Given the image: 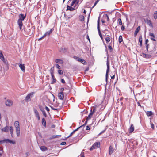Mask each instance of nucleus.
<instances>
[{
  "instance_id": "nucleus-1",
  "label": "nucleus",
  "mask_w": 157,
  "mask_h": 157,
  "mask_svg": "<svg viewBox=\"0 0 157 157\" xmlns=\"http://www.w3.org/2000/svg\"><path fill=\"white\" fill-rule=\"evenodd\" d=\"M26 15L21 14L19 16V19L17 21V23L19 25L20 30L21 29L22 26L23 25L22 21H23L25 18Z\"/></svg>"
},
{
  "instance_id": "nucleus-2",
  "label": "nucleus",
  "mask_w": 157,
  "mask_h": 157,
  "mask_svg": "<svg viewBox=\"0 0 157 157\" xmlns=\"http://www.w3.org/2000/svg\"><path fill=\"white\" fill-rule=\"evenodd\" d=\"M99 109L98 106L97 105L95 106L93 108V109H92L90 111V112L88 115V117L86 118H87V120H90L93 114L98 109Z\"/></svg>"
},
{
  "instance_id": "nucleus-3",
  "label": "nucleus",
  "mask_w": 157,
  "mask_h": 157,
  "mask_svg": "<svg viewBox=\"0 0 157 157\" xmlns=\"http://www.w3.org/2000/svg\"><path fill=\"white\" fill-rule=\"evenodd\" d=\"M33 93L32 92L28 94L26 97L25 99V101L28 102L30 101L31 100V98L33 97Z\"/></svg>"
},
{
  "instance_id": "nucleus-4",
  "label": "nucleus",
  "mask_w": 157,
  "mask_h": 157,
  "mask_svg": "<svg viewBox=\"0 0 157 157\" xmlns=\"http://www.w3.org/2000/svg\"><path fill=\"white\" fill-rule=\"evenodd\" d=\"M106 64H107V70H106V75H105V77H106L105 80H106V83H107V81H108V73H109V66L108 58V57L107 58Z\"/></svg>"
},
{
  "instance_id": "nucleus-5",
  "label": "nucleus",
  "mask_w": 157,
  "mask_h": 157,
  "mask_svg": "<svg viewBox=\"0 0 157 157\" xmlns=\"http://www.w3.org/2000/svg\"><path fill=\"white\" fill-rule=\"evenodd\" d=\"M75 57L77 61L81 62L84 65L86 64V62L84 59L80 58L78 57L75 56ZM74 57L75 58V56Z\"/></svg>"
},
{
  "instance_id": "nucleus-6",
  "label": "nucleus",
  "mask_w": 157,
  "mask_h": 157,
  "mask_svg": "<svg viewBox=\"0 0 157 157\" xmlns=\"http://www.w3.org/2000/svg\"><path fill=\"white\" fill-rule=\"evenodd\" d=\"M13 101H12L8 99L6 101V105L7 106H11L13 105Z\"/></svg>"
},
{
  "instance_id": "nucleus-7",
  "label": "nucleus",
  "mask_w": 157,
  "mask_h": 157,
  "mask_svg": "<svg viewBox=\"0 0 157 157\" xmlns=\"http://www.w3.org/2000/svg\"><path fill=\"white\" fill-rule=\"evenodd\" d=\"M58 97L59 99L60 100H63L64 98V95L63 92H61L58 93Z\"/></svg>"
},
{
  "instance_id": "nucleus-8",
  "label": "nucleus",
  "mask_w": 157,
  "mask_h": 157,
  "mask_svg": "<svg viewBox=\"0 0 157 157\" xmlns=\"http://www.w3.org/2000/svg\"><path fill=\"white\" fill-rule=\"evenodd\" d=\"M4 140L5 143H12L13 144H15V141H13L11 140H9V139H4Z\"/></svg>"
},
{
  "instance_id": "nucleus-9",
  "label": "nucleus",
  "mask_w": 157,
  "mask_h": 157,
  "mask_svg": "<svg viewBox=\"0 0 157 157\" xmlns=\"http://www.w3.org/2000/svg\"><path fill=\"white\" fill-rule=\"evenodd\" d=\"M19 66L20 68L21 69L22 71L23 72H24L25 71V64H20Z\"/></svg>"
},
{
  "instance_id": "nucleus-10",
  "label": "nucleus",
  "mask_w": 157,
  "mask_h": 157,
  "mask_svg": "<svg viewBox=\"0 0 157 157\" xmlns=\"http://www.w3.org/2000/svg\"><path fill=\"white\" fill-rule=\"evenodd\" d=\"M17 135V136H19L20 135V127H15Z\"/></svg>"
},
{
  "instance_id": "nucleus-11",
  "label": "nucleus",
  "mask_w": 157,
  "mask_h": 157,
  "mask_svg": "<svg viewBox=\"0 0 157 157\" xmlns=\"http://www.w3.org/2000/svg\"><path fill=\"white\" fill-rule=\"evenodd\" d=\"M145 22L149 26L153 27V25L150 20L147 19Z\"/></svg>"
},
{
  "instance_id": "nucleus-12",
  "label": "nucleus",
  "mask_w": 157,
  "mask_h": 157,
  "mask_svg": "<svg viewBox=\"0 0 157 157\" xmlns=\"http://www.w3.org/2000/svg\"><path fill=\"white\" fill-rule=\"evenodd\" d=\"M114 151V149L113 147L111 146H110L109 148V154L110 155L112 154Z\"/></svg>"
},
{
  "instance_id": "nucleus-13",
  "label": "nucleus",
  "mask_w": 157,
  "mask_h": 157,
  "mask_svg": "<svg viewBox=\"0 0 157 157\" xmlns=\"http://www.w3.org/2000/svg\"><path fill=\"white\" fill-rule=\"evenodd\" d=\"M55 61L56 63L59 64H63V60L59 59H56Z\"/></svg>"
},
{
  "instance_id": "nucleus-14",
  "label": "nucleus",
  "mask_w": 157,
  "mask_h": 157,
  "mask_svg": "<svg viewBox=\"0 0 157 157\" xmlns=\"http://www.w3.org/2000/svg\"><path fill=\"white\" fill-rule=\"evenodd\" d=\"M134 130V127L133 124H132L129 129V133H132Z\"/></svg>"
},
{
  "instance_id": "nucleus-15",
  "label": "nucleus",
  "mask_w": 157,
  "mask_h": 157,
  "mask_svg": "<svg viewBox=\"0 0 157 157\" xmlns=\"http://www.w3.org/2000/svg\"><path fill=\"white\" fill-rule=\"evenodd\" d=\"M142 56L144 58H149L151 57V56L149 54H147L144 53H142Z\"/></svg>"
},
{
  "instance_id": "nucleus-16",
  "label": "nucleus",
  "mask_w": 157,
  "mask_h": 157,
  "mask_svg": "<svg viewBox=\"0 0 157 157\" xmlns=\"http://www.w3.org/2000/svg\"><path fill=\"white\" fill-rule=\"evenodd\" d=\"M42 124L43 126H44L45 127H46V121L45 120L44 118H43L42 119Z\"/></svg>"
},
{
  "instance_id": "nucleus-17",
  "label": "nucleus",
  "mask_w": 157,
  "mask_h": 157,
  "mask_svg": "<svg viewBox=\"0 0 157 157\" xmlns=\"http://www.w3.org/2000/svg\"><path fill=\"white\" fill-rule=\"evenodd\" d=\"M8 129L9 127L7 126L2 128L1 130L2 132H7L8 131Z\"/></svg>"
},
{
  "instance_id": "nucleus-18",
  "label": "nucleus",
  "mask_w": 157,
  "mask_h": 157,
  "mask_svg": "<svg viewBox=\"0 0 157 157\" xmlns=\"http://www.w3.org/2000/svg\"><path fill=\"white\" fill-rule=\"evenodd\" d=\"M72 6H71H71L67 5V10H69L71 11H73L75 9L74 8L72 7Z\"/></svg>"
},
{
  "instance_id": "nucleus-19",
  "label": "nucleus",
  "mask_w": 157,
  "mask_h": 157,
  "mask_svg": "<svg viewBox=\"0 0 157 157\" xmlns=\"http://www.w3.org/2000/svg\"><path fill=\"white\" fill-rule=\"evenodd\" d=\"M40 149L42 151H45L46 150H47V147L44 146H42L40 147Z\"/></svg>"
},
{
  "instance_id": "nucleus-20",
  "label": "nucleus",
  "mask_w": 157,
  "mask_h": 157,
  "mask_svg": "<svg viewBox=\"0 0 157 157\" xmlns=\"http://www.w3.org/2000/svg\"><path fill=\"white\" fill-rule=\"evenodd\" d=\"M94 144L96 148L99 147L100 146V143L99 142H96Z\"/></svg>"
},
{
  "instance_id": "nucleus-21",
  "label": "nucleus",
  "mask_w": 157,
  "mask_h": 157,
  "mask_svg": "<svg viewBox=\"0 0 157 157\" xmlns=\"http://www.w3.org/2000/svg\"><path fill=\"white\" fill-rule=\"evenodd\" d=\"M34 111L36 117H39V115L37 110L36 109H34Z\"/></svg>"
},
{
  "instance_id": "nucleus-22",
  "label": "nucleus",
  "mask_w": 157,
  "mask_h": 157,
  "mask_svg": "<svg viewBox=\"0 0 157 157\" xmlns=\"http://www.w3.org/2000/svg\"><path fill=\"white\" fill-rule=\"evenodd\" d=\"M41 111L42 112V113L43 115L45 117H47V114L45 112V111L43 109H40Z\"/></svg>"
},
{
  "instance_id": "nucleus-23",
  "label": "nucleus",
  "mask_w": 157,
  "mask_h": 157,
  "mask_svg": "<svg viewBox=\"0 0 157 157\" xmlns=\"http://www.w3.org/2000/svg\"><path fill=\"white\" fill-rule=\"evenodd\" d=\"M152 112L151 111H147L146 113V115L148 116H151L152 115Z\"/></svg>"
},
{
  "instance_id": "nucleus-24",
  "label": "nucleus",
  "mask_w": 157,
  "mask_h": 157,
  "mask_svg": "<svg viewBox=\"0 0 157 157\" xmlns=\"http://www.w3.org/2000/svg\"><path fill=\"white\" fill-rule=\"evenodd\" d=\"M14 125L15 127H17L19 126V123L18 121H16L14 123Z\"/></svg>"
},
{
  "instance_id": "nucleus-25",
  "label": "nucleus",
  "mask_w": 157,
  "mask_h": 157,
  "mask_svg": "<svg viewBox=\"0 0 157 157\" xmlns=\"http://www.w3.org/2000/svg\"><path fill=\"white\" fill-rule=\"evenodd\" d=\"M10 131L11 135H12L13 132V129L12 126H10Z\"/></svg>"
},
{
  "instance_id": "nucleus-26",
  "label": "nucleus",
  "mask_w": 157,
  "mask_h": 157,
  "mask_svg": "<svg viewBox=\"0 0 157 157\" xmlns=\"http://www.w3.org/2000/svg\"><path fill=\"white\" fill-rule=\"evenodd\" d=\"M52 77V78L53 80L52 82V84H54L56 82V79L54 78V75H52L51 76Z\"/></svg>"
},
{
  "instance_id": "nucleus-27",
  "label": "nucleus",
  "mask_w": 157,
  "mask_h": 157,
  "mask_svg": "<svg viewBox=\"0 0 157 157\" xmlns=\"http://www.w3.org/2000/svg\"><path fill=\"white\" fill-rule=\"evenodd\" d=\"M4 56L2 52L1 51H0V59H4Z\"/></svg>"
},
{
  "instance_id": "nucleus-28",
  "label": "nucleus",
  "mask_w": 157,
  "mask_h": 157,
  "mask_svg": "<svg viewBox=\"0 0 157 157\" xmlns=\"http://www.w3.org/2000/svg\"><path fill=\"white\" fill-rule=\"evenodd\" d=\"M153 16L155 19H156L157 18V11L155 12Z\"/></svg>"
},
{
  "instance_id": "nucleus-29",
  "label": "nucleus",
  "mask_w": 157,
  "mask_h": 157,
  "mask_svg": "<svg viewBox=\"0 0 157 157\" xmlns=\"http://www.w3.org/2000/svg\"><path fill=\"white\" fill-rule=\"evenodd\" d=\"M123 41L122 37L121 35H120L119 38V43H121Z\"/></svg>"
},
{
  "instance_id": "nucleus-30",
  "label": "nucleus",
  "mask_w": 157,
  "mask_h": 157,
  "mask_svg": "<svg viewBox=\"0 0 157 157\" xmlns=\"http://www.w3.org/2000/svg\"><path fill=\"white\" fill-rule=\"evenodd\" d=\"M150 124H151V128H152V129L154 130V125L153 123L151 121H150Z\"/></svg>"
},
{
  "instance_id": "nucleus-31",
  "label": "nucleus",
  "mask_w": 157,
  "mask_h": 157,
  "mask_svg": "<svg viewBox=\"0 0 157 157\" xmlns=\"http://www.w3.org/2000/svg\"><path fill=\"white\" fill-rule=\"evenodd\" d=\"M118 23L120 25H122L123 23H122L121 20L120 18L118 19Z\"/></svg>"
},
{
  "instance_id": "nucleus-32",
  "label": "nucleus",
  "mask_w": 157,
  "mask_h": 157,
  "mask_svg": "<svg viewBox=\"0 0 157 157\" xmlns=\"http://www.w3.org/2000/svg\"><path fill=\"white\" fill-rule=\"evenodd\" d=\"M96 147L94 145V144H93L92 146H91V147L90 148V151H92V150H93V149H95V148H96Z\"/></svg>"
},
{
  "instance_id": "nucleus-33",
  "label": "nucleus",
  "mask_w": 157,
  "mask_h": 157,
  "mask_svg": "<svg viewBox=\"0 0 157 157\" xmlns=\"http://www.w3.org/2000/svg\"><path fill=\"white\" fill-rule=\"evenodd\" d=\"M106 43H108L110 40V39L109 37H107L105 38Z\"/></svg>"
},
{
  "instance_id": "nucleus-34",
  "label": "nucleus",
  "mask_w": 157,
  "mask_h": 157,
  "mask_svg": "<svg viewBox=\"0 0 157 157\" xmlns=\"http://www.w3.org/2000/svg\"><path fill=\"white\" fill-rule=\"evenodd\" d=\"M53 30V29H52L49 31L47 32H48V35L49 36L50 34L52 32Z\"/></svg>"
},
{
  "instance_id": "nucleus-35",
  "label": "nucleus",
  "mask_w": 157,
  "mask_h": 157,
  "mask_svg": "<svg viewBox=\"0 0 157 157\" xmlns=\"http://www.w3.org/2000/svg\"><path fill=\"white\" fill-rule=\"evenodd\" d=\"M5 64L6 65H8V63L7 61V60H5L4 59H4H2Z\"/></svg>"
},
{
  "instance_id": "nucleus-36",
  "label": "nucleus",
  "mask_w": 157,
  "mask_h": 157,
  "mask_svg": "<svg viewBox=\"0 0 157 157\" xmlns=\"http://www.w3.org/2000/svg\"><path fill=\"white\" fill-rule=\"evenodd\" d=\"M58 73L59 74L62 75L63 74V71L61 70H58Z\"/></svg>"
},
{
  "instance_id": "nucleus-37",
  "label": "nucleus",
  "mask_w": 157,
  "mask_h": 157,
  "mask_svg": "<svg viewBox=\"0 0 157 157\" xmlns=\"http://www.w3.org/2000/svg\"><path fill=\"white\" fill-rule=\"evenodd\" d=\"M139 42H142V38L141 36H139Z\"/></svg>"
},
{
  "instance_id": "nucleus-38",
  "label": "nucleus",
  "mask_w": 157,
  "mask_h": 157,
  "mask_svg": "<svg viewBox=\"0 0 157 157\" xmlns=\"http://www.w3.org/2000/svg\"><path fill=\"white\" fill-rule=\"evenodd\" d=\"M100 1V0H97L95 2L94 5L92 7V8H93L98 3L99 1Z\"/></svg>"
},
{
  "instance_id": "nucleus-39",
  "label": "nucleus",
  "mask_w": 157,
  "mask_h": 157,
  "mask_svg": "<svg viewBox=\"0 0 157 157\" xmlns=\"http://www.w3.org/2000/svg\"><path fill=\"white\" fill-rule=\"evenodd\" d=\"M140 26H139L136 29L135 31V32L138 33L139 31L140 30Z\"/></svg>"
},
{
  "instance_id": "nucleus-40",
  "label": "nucleus",
  "mask_w": 157,
  "mask_h": 157,
  "mask_svg": "<svg viewBox=\"0 0 157 157\" xmlns=\"http://www.w3.org/2000/svg\"><path fill=\"white\" fill-rule=\"evenodd\" d=\"M149 35L153 38H155V36L153 33H149Z\"/></svg>"
},
{
  "instance_id": "nucleus-41",
  "label": "nucleus",
  "mask_w": 157,
  "mask_h": 157,
  "mask_svg": "<svg viewBox=\"0 0 157 157\" xmlns=\"http://www.w3.org/2000/svg\"><path fill=\"white\" fill-rule=\"evenodd\" d=\"M76 0H74L72 1L71 2V6H72L75 3Z\"/></svg>"
},
{
  "instance_id": "nucleus-42",
  "label": "nucleus",
  "mask_w": 157,
  "mask_h": 157,
  "mask_svg": "<svg viewBox=\"0 0 157 157\" xmlns=\"http://www.w3.org/2000/svg\"><path fill=\"white\" fill-rule=\"evenodd\" d=\"M75 132H74V131H73L72 132H71L70 135L67 137V138H69V137L71 136Z\"/></svg>"
},
{
  "instance_id": "nucleus-43",
  "label": "nucleus",
  "mask_w": 157,
  "mask_h": 157,
  "mask_svg": "<svg viewBox=\"0 0 157 157\" xmlns=\"http://www.w3.org/2000/svg\"><path fill=\"white\" fill-rule=\"evenodd\" d=\"M121 30H122V31H124V29H125V27L124 26V25H122V26H121Z\"/></svg>"
},
{
  "instance_id": "nucleus-44",
  "label": "nucleus",
  "mask_w": 157,
  "mask_h": 157,
  "mask_svg": "<svg viewBox=\"0 0 157 157\" xmlns=\"http://www.w3.org/2000/svg\"><path fill=\"white\" fill-rule=\"evenodd\" d=\"M5 143V140L4 139L2 140H0V144H3Z\"/></svg>"
},
{
  "instance_id": "nucleus-45",
  "label": "nucleus",
  "mask_w": 157,
  "mask_h": 157,
  "mask_svg": "<svg viewBox=\"0 0 157 157\" xmlns=\"http://www.w3.org/2000/svg\"><path fill=\"white\" fill-rule=\"evenodd\" d=\"M56 67L58 69H60V66L58 64H56Z\"/></svg>"
},
{
  "instance_id": "nucleus-46",
  "label": "nucleus",
  "mask_w": 157,
  "mask_h": 157,
  "mask_svg": "<svg viewBox=\"0 0 157 157\" xmlns=\"http://www.w3.org/2000/svg\"><path fill=\"white\" fill-rule=\"evenodd\" d=\"M97 29H98V32H99V31H100V28H99V24L98 22V24Z\"/></svg>"
},
{
  "instance_id": "nucleus-47",
  "label": "nucleus",
  "mask_w": 157,
  "mask_h": 157,
  "mask_svg": "<svg viewBox=\"0 0 157 157\" xmlns=\"http://www.w3.org/2000/svg\"><path fill=\"white\" fill-rule=\"evenodd\" d=\"M61 81L62 83L64 84L65 82L63 79H61Z\"/></svg>"
},
{
  "instance_id": "nucleus-48",
  "label": "nucleus",
  "mask_w": 157,
  "mask_h": 157,
  "mask_svg": "<svg viewBox=\"0 0 157 157\" xmlns=\"http://www.w3.org/2000/svg\"><path fill=\"white\" fill-rule=\"evenodd\" d=\"M66 144V142H63L62 143H60V145H64L65 144Z\"/></svg>"
},
{
  "instance_id": "nucleus-49",
  "label": "nucleus",
  "mask_w": 157,
  "mask_h": 157,
  "mask_svg": "<svg viewBox=\"0 0 157 157\" xmlns=\"http://www.w3.org/2000/svg\"><path fill=\"white\" fill-rule=\"evenodd\" d=\"M108 48L109 49H110L111 51L112 50V47L110 45H108Z\"/></svg>"
},
{
  "instance_id": "nucleus-50",
  "label": "nucleus",
  "mask_w": 157,
  "mask_h": 157,
  "mask_svg": "<svg viewBox=\"0 0 157 157\" xmlns=\"http://www.w3.org/2000/svg\"><path fill=\"white\" fill-rule=\"evenodd\" d=\"M48 32H46L44 34L43 36V37H44L45 36H46L48 35Z\"/></svg>"
},
{
  "instance_id": "nucleus-51",
  "label": "nucleus",
  "mask_w": 157,
  "mask_h": 157,
  "mask_svg": "<svg viewBox=\"0 0 157 157\" xmlns=\"http://www.w3.org/2000/svg\"><path fill=\"white\" fill-rule=\"evenodd\" d=\"M50 107L52 110H58V109H56L54 108H53V107H52V106H50Z\"/></svg>"
},
{
  "instance_id": "nucleus-52",
  "label": "nucleus",
  "mask_w": 157,
  "mask_h": 157,
  "mask_svg": "<svg viewBox=\"0 0 157 157\" xmlns=\"http://www.w3.org/2000/svg\"><path fill=\"white\" fill-rule=\"evenodd\" d=\"M90 128L89 126H86V129L87 130H90Z\"/></svg>"
},
{
  "instance_id": "nucleus-53",
  "label": "nucleus",
  "mask_w": 157,
  "mask_h": 157,
  "mask_svg": "<svg viewBox=\"0 0 157 157\" xmlns=\"http://www.w3.org/2000/svg\"><path fill=\"white\" fill-rule=\"evenodd\" d=\"M45 109L48 112H49V109L47 106H46L45 107Z\"/></svg>"
},
{
  "instance_id": "nucleus-54",
  "label": "nucleus",
  "mask_w": 157,
  "mask_h": 157,
  "mask_svg": "<svg viewBox=\"0 0 157 157\" xmlns=\"http://www.w3.org/2000/svg\"><path fill=\"white\" fill-rule=\"evenodd\" d=\"M50 73H51V76L54 75V74H53L54 71H50Z\"/></svg>"
},
{
  "instance_id": "nucleus-55",
  "label": "nucleus",
  "mask_w": 157,
  "mask_h": 157,
  "mask_svg": "<svg viewBox=\"0 0 157 157\" xmlns=\"http://www.w3.org/2000/svg\"><path fill=\"white\" fill-rule=\"evenodd\" d=\"M81 127H80V126L77 129H75V130H74V132H75L76 131H78L79 129L80 128H81Z\"/></svg>"
},
{
  "instance_id": "nucleus-56",
  "label": "nucleus",
  "mask_w": 157,
  "mask_h": 157,
  "mask_svg": "<svg viewBox=\"0 0 157 157\" xmlns=\"http://www.w3.org/2000/svg\"><path fill=\"white\" fill-rule=\"evenodd\" d=\"M3 151L2 149H0V155H1Z\"/></svg>"
},
{
  "instance_id": "nucleus-57",
  "label": "nucleus",
  "mask_w": 157,
  "mask_h": 157,
  "mask_svg": "<svg viewBox=\"0 0 157 157\" xmlns=\"http://www.w3.org/2000/svg\"><path fill=\"white\" fill-rule=\"evenodd\" d=\"M148 42V39H146L145 40V44H146L147 45V43Z\"/></svg>"
},
{
  "instance_id": "nucleus-58",
  "label": "nucleus",
  "mask_w": 157,
  "mask_h": 157,
  "mask_svg": "<svg viewBox=\"0 0 157 157\" xmlns=\"http://www.w3.org/2000/svg\"><path fill=\"white\" fill-rule=\"evenodd\" d=\"M44 38L43 36L42 37H41V38H40L39 39H38V40H41L42 39H43Z\"/></svg>"
},
{
  "instance_id": "nucleus-59",
  "label": "nucleus",
  "mask_w": 157,
  "mask_h": 157,
  "mask_svg": "<svg viewBox=\"0 0 157 157\" xmlns=\"http://www.w3.org/2000/svg\"><path fill=\"white\" fill-rule=\"evenodd\" d=\"M98 32L99 35L100 36H102V34H101V33L100 31H99V32Z\"/></svg>"
},
{
  "instance_id": "nucleus-60",
  "label": "nucleus",
  "mask_w": 157,
  "mask_h": 157,
  "mask_svg": "<svg viewBox=\"0 0 157 157\" xmlns=\"http://www.w3.org/2000/svg\"><path fill=\"white\" fill-rule=\"evenodd\" d=\"M106 130V129H105V130H103L102 131V132H101L99 134V135H100L102 133H103Z\"/></svg>"
},
{
  "instance_id": "nucleus-61",
  "label": "nucleus",
  "mask_w": 157,
  "mask_h": 157,
  "mask_svg": "<svg viewBox=\"0 0 157 157\" xmlns=\"http://www.w3.org/2000/svg\"><path fill=\"white\" fill-rule=\"evenodd\" d=\"M151 40L153 41H155L156 40L154 38H151Z\"/></svg>"
},
{
  "instance_id": "nucleus-62",
  "label": "nucleus",
  "mask_w": 157,
  "mask_h": 157,
  "mask_svg": "<svg viewBox=\"0 0 157 157\" xmlns=\"http://www.w3.org/2000/svg\"><path fill=\"white\" fill-rule=\"evenodd\" d=\"M54 67H52L50 69V71H54Z\"/></svg>"
},
{
  "instance_id": "nucleus-63",
  "label": "nucleus",
  "mask_w": 157,
  "mask_h": 157,
  "mask_svg": "<svg viewBox=\"0 0 157 157\" xmlns=\"http://www.w3.org/2000/svg\"><path fill=\"white\" fill-rule=\"evenodd\" d=\"M115 78V75H113L112 76H111V78L112 79H114Z\"/></svg>"
},
{
  "instance_id": "nucleus-64",
  "label": "nucleus",
  "mask_w": 157,
  "mask_h": 157,
  "mask_svg": "<svg viewBox=\"0 0 157 157\" xmlns=\"http://www.w3.org/2000/svg\"><path fill=\"white\" fill-rule=\"evenodd\" d=\"M148 45H149L148 44H147L146 45V50H147V51H148Z\"/></svg>"
}]
</instances>
